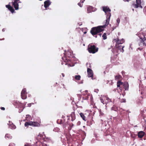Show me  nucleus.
I'll return each mask as SVG.
<instances>
[{
  "instance_id": "nucleus-1",
  "label": "nucleus",
  "mask_w": 146,
  "mask_h": 146,
  "mask_svg": "<svg viewBox=\"0 0 146 146\" xmlns=\"http://www.w3.org/2000/svg\"><path fill=\"white\" fill-rule=\"evenodd\" d=\"M103 10L105 13L106 19L105 24L102 26H99L96 27H93L90 31V33L93 36L97 35L98 33L102 32L104 30V29L107 26L109 23L110 17L111 15L110 13L111 10L108 7L103 6L102 7Z\"/></svg>"
},
{
  "instance_id": "nucleus-2",
  "label": "nucleus",
  "mask_w": 146,
  "mask_h": 146,
  "mask_svg": "<svg viewBox=\"0 0 146 146\" xmlns=\"http://www.w3.org/2000/svg\"><path fill=\"white\" fill-rule=\"evenodd\" d=\"M98 48L94 45L92 44H90L88 47V50L90 53L94 54L98 51Z\"/></svg>"
},
{
  "instance_id": "nucleus-3",
  "label": "nucleus",
  "mask_w": 146,
  "mask_h": 146,
  "mask_svg": "<svg viewBox=\"0 0 146 146\" xmlns=\"http://www.w3.org/2000/svg\"><path fill=\"white\" fill-rule=\"evenodd\" d=\"M24 125L27 127H28L29 125L32 126L33 127H38L40 126V124L37 122L29 121L25 122Z\"/></svg>"
},
{
  "instance_id": "nucleus-4",
  "label": "nucleus",
  "mask_w": 146,
  "mask_h": 146,
  "mask_svg": "<svg viewBox=\"0 0 146 146\" xmlns=\"http://www.w3.org/2000/svg\"><path fill=\"white\" fill-rule=\"evenodd\" d=\"M100 99L101 102L103 104H106L111 101L110 99L106 96H102Z\"/></svg>"
},
{
  "instance_id": "nucleus-5",
  "label": "nucleus",
  "mask_w": 146,
  "mask_h": 146,
  "mask_svg": "<svg viewBox=\"0 0 146 146\" xmlns=\"http://www.w3.org/2000/svg\"><path fill=\"white\" fill-rule=\"evenodd\" d=\"M136 3L135 2L132 4L133 6L135 8H137L140 7L141 8H142V7L141 5V0H136Z\"/></svg>"
},
{
  "instance_id": "nucleus-6",
  "label": "nucleus",
  "mask_w": 146,
  "mask_h": 146,
  "mask_svg": "<svg viewBox=\"0 0 146 146\" xmlns=\"http://www.w3.org/2000/svg\"><path fill=\"white\" fill-rule=\"evenodd\" d=\"M125 40L123 39H122L121 40H119L118 38L114 39L113 40V43L116 42V46H117V44H121L124 42Z\"/></svg>"
},
{
  "instance_id": "nucleus-7",
  "label": "nucleus",
  "mask_w": 146,
  "mask_h": 146,
  "mask_svg": "<svg viewBox=\"0 0 146 146\" xmlns=\"http://www.w3.org/2000/svg\"><path fill=\"white\" fill-rule=\"evenodd\" d=\"M88 76V77H91L93 78V73L92 70L90 68H88L87 69Z\"/></svg>"
},
{
  "instance_id": "nucleus-8",
  "label": "nucleus",
  "mask_w": 146,
  "mask_h": 146,
  "mask_svg": "<svg viewBox=\"0 0 146 146\" xmlns=\"http://www.w3.org/2000/svg\"><path fill=\"white\" fill-rule=\"evenodd\" d=\"M43 133L44 134V139L45 141L48 142L49 143H53V142L51 138L50 137H46L44 134V132H43Z\"/></svg>"
},
{
  "instance_id": "nucleus-9",
  "label": "nucleus",
  "mask_w": 146,
  "mask_h": 146,
  "mask_svg": "<svg viewBox=\"0 0 146 146\" xmlns=\"http://www.w3.org/2000/svg\"><path fill=\"white\" fill-rule=\"evenodd\" d=\"M19 1V0H14V2L13 3V5L16 10H18L19 9V5L18 2Z\"/></svg>"
},
{
  "instance_id": "nucleus-10",
  "label": "nucleus",
  "mask_w": 146,
  "mask_h": 146,
  "mask_svg": "<svg viewBox=\"0 0 146 146\" xmlns=\"http://www.w3.org/2000/svg\"><path fill=\"white\" fill-rule=\"evenodd\" d=\"M51 4V2L50 0H47L45 1L44 2V6L45 8L48 7Z\"/></svg>"
},
{
  "instance_id": "nucleus-11",
  "label": "nucleus",
  "mask_w": 146,
  "mask_h": 146,
  "mask_svg": "<svg viewBox=\"0 0 146 146\" xmlns=\"http://www.w3.org/2000/svg\"><path fill=\"white\" fill-rule=\"evenodd\" d=\"M124 83L121 82L120 80L118 81L117 82V87H119V88H121V90H122V88H123Z\"/></svg>"
},
{
  "instance_id": "nucleus-12",
  "label": "nucleus",
  "mask_w": 146,
  "mask_h": 146,
  "mask_svg": "<svg viewBox=\"0 0 146 146\" xmlns=\"http://www.w3.org/2000/svg\"><path fill=\"white\" fill-rule=\"evenodd\" d=\"M145 134V133L143 131H140L138 133V136L139 138H142Z\"/></svg>"
},
{
  "instance_id": "nucleus-13",
  "label": "nucleus",
  "mask_w": 146,
  "mask_h": 146,
  "mask_svg": "<svg viewBox=\"0 0 146 146\" xmlns=\"http://www.w3.org/2000/svg\"><path fill=\"white\" fill-rule=\"evenodd\" d=\"M80 115L83 120L85 121H87L86 117L87 115L86 114H84L83 113H80Z\"/></svg>"
},
{
  "instance_id": "nucleus-14",
  "label": "nucleus",
  "mask_w": 146,
  "mask_h": 146,
  "mask_svg": "<svg viewBox=\"0 0 146 146\" xmlns=\"http://www.w3.org/2000/svg\"><path fill=\"white\" fill-rule=\"evenodd\" d=\"M116 47L122 52L124 51V50L123 48L124 47V46L121 45L120 44H117V46H116Z\"/></svg>"
},
{
  "instance_id": "nucleus-15",
  "label": "nucleus",
  "mask_w": 146,
  "mask_h": 146,
  "mask_svg": "<svg viewBox=\"0 0 146 146\" xmlns=\"http://www.w3.org/2000/svg\"><path fill=\"white\" fill-rule=\"evenodd\" d=\"M6 7L12 13L14 12V10L13 7L11 6L10 5H6Z\"/></svg>"
},
{
  "instance_id": "nucleus-16",
  "label": "nucleus",
  "mask_w": 146,
  "mask_h": 146,
  "mask_svg": "<svg viewBox=\"0 0 146 146\" xmlns=\"http://www.w3.org/2000/svg\"><path fill=\"white\" fill-rule=\"evenodd\" d=\"M93 8L91 6H89L88 7H87V13H89L92 11H94L93 10Z\"/></svg>"
},
{
  "instance_id": "nucleus-17",
  "label": "nucleus",
  "mask_w": 146,
  "mask_h": 146,
  "mask_svg": "<svg viewBox=\"0 0 146 146\" xmlns=\"http://www.w3.org/2000/svg\"><path fill=\"white\" fill-rule=\"evenodd\" d=\"M123 88H124L125 90H128L129 89V84L127 82L124 83Z\"/></svg>"
},
{
  "instance_id": "nucleus-18",
  "label": "nucleus",
  "mask_w": 146,
  "mask_h": 146,
  "mask_svg": "<svg viewBox=\"0 0 146 146\" xmlns=\"http://www.w3.org/2000/svg\"><path fill=\"white\" fill-rule=\"evenodd\" d=\"M65 56V58L67 57L70 58L72 56L71 52L70 51H68L67 52H66Z\"/></svg>"
},
{
  "instance_id": "nucleus-19",
  "label": "nucleus",
  "mask_w": 146,
  "mask_h": 146,
  "mask_svg": "<svg viewBox=\"0 0 146 146\" xmlns=\"http://www.w3.org/2000/svg\"><path fill=\"white\" fill-rule=\"evenodd\" d=\"M9 125V128L11 129H15L16 127L15 125H14L12 123H11L8 124Z\"/></svg>"
},
{
  "instance_id": "nucleus-20",
  "label": "nucleus",
  "mask_w": 146,
  "mask_h": 146,
  "mask_svg": "<svg viewBox=\"0 0 146 146\" xmlns=\"http://www.w3.org/2000/svg\"><path fill=\"white\" fill-rule=\"evenodd\" d=\"M71 120L72 121H73L75 119L76 116L74 111L72 112L71 113Z\"/></svg>"
},
{
  "instance_id": "nucleus-21",
  "label": "nucleus",
  "mask_w": 146,
  "mask_h": 146,
  "mask_svg": "<svg viewBox=\"0 0 146 146\" xmlns=\"http://www.w3.org/2000/svg\"><path fill=\"white\" fill-rule=\"evenodd\" d=\"M87 122L90 126L93 124L94 123V120L93 119V117H91V119L90 120H88L87 121Z\"/></svg>"
},
{
  "instance_id": "nucleus-22",
  "label": "nucleus",
  "mask_w": 146,
  "mask_h": 146,
  "mask_svg": "<svg viewBox=\"0 0 146 146\" xmlns=\"http://www.w3.org/2000/svg\"><path fill=\"white\" fill-rule=\"evenodd\" d=\"M144 39L143 40L141 38H140L141 40H140V41L141 42V43H143V44L144 45L146 46V36L144 38Z\"/></svg>"
},
{
  "instance_id": "nucleus-23",
  "label": "nucleus",
  "mask_w": 146,
  "mask_h": 146,
  "mask_svg": "<svg viewBox=\"0 0 146 146\" xmlns=\"http://www.w3.org/2000/svg\"><path fill=\"white\" fill-rule=\"evenodd\" d=\"M21 98L23 100L27 98V96L26 94L21 93Z\"/></svg>"
},
{
  "instance_id": "nucleus-24",
  "label": "nucleus",
  "mask_w": 146,
  "mask_h": 146,
  "mask_svg": "<svg viewBox=\"0 0 146 146\" xmlns=\"http://www.w3.org/2000/svg\"><path fill=\"white\" fill-rule=\"evenodd\" d=\"M81 78V76L80 75H76L75 76V79L77 80H79Z\"/></svg>"
},
{
  "instance_id": "nucleus-25",
  "label": "nucleus",
  "mask_w": 146,
  "mask_h": 146,
  "mask_svg": "<svg viewBox=\"0 0 146 146\" xmlns=\"http://www.w3.org/2000/svg\"><path fill=\"white\" fill-rule=\"evenodd\" d=\"M115 78L116 80H119L121 78V76L120 75H116L115 76Z\"/></svg>"
},
{
  "instance_id": "nucleus-26",
  "label": "nucleus",
  "mask_w": 146,
  "mask_h": 146,
  "mask_svg": "<svg viewBox=\"0 0 146 146\" xmlns=\"http://www.w3.org/2000/svg\"><path fill=\"white\" fill-rule=\"evenodd\" d=\"M137 135H136L134 133L131 134V137L132 138H133L134 139H135V137Z\"/></svg>"
},
{
  "instance_id": "nucleus-27",
  "label": "nucleus",
  "mask_w": 146,
  "mask_h": 146,
  "mask_svg": "<svg viewBox=\"0 0 146 146\" xmlns=\"http://www.w3.org/2000/svg\"><path fill=\"white\" fill-rule=\"evenodd\" d=\"M102 37L103 38V39L104 40H105L107 38L106 33H105L103 35Z\"/></svg>"
},
{
  "instance_id": "nucleus-28",
  "label": "nucleus",
  "mask_w": 146,
  "mask_h": 146,
  "mask_svg": "<svg viewBox=\"0 0 146 146\" xmlns=\"http://www.w3.org/2000/svg\"><path fill=\"white\" fill-rule=\"evenodd\" d=\"M21 93L26 94V89L24 88L21 91Z\"/></svg>"
},
{
  "instance_id": "nucleus-29",
  "label": "nucleus",
  "mask_w": 146,
  "mask_h": 146,
  "mask_svg": "<svg viewBox=\"0 0 146 146\" xmlns=\"http://www.w3.org/2000/svg\"><path fill=\"white\" fill-rule=\"evenodd\" d=\"M57 122L58 124H62L63 122L62 120L58 119L57 121Z\"/></svg>"
},
{
  "instance_id": "nucleus-30",
  "label": "nucleus",
  "mask_w": 146,
  "mask_h": 146,
  "mask_svg": "<svg viewBox=\"0 0 146 146\" xmlns=\"http://www.w3.org/2000/svg\"><path fill=\"white\" fill-rule=\"evenodd\" d=\"M5 137L9 138L10 137V135L8 133L6 134L5 135Z\"/></svg>"
},
{
  "instance_id": "nucleus-31",
  "label": "nucleus",
  "mask_w": 146,
  "mask_h": 146,
  "mask_svg": "<svg viewBox=\"0 0 146 146\" xmlns=\"http://www.w3.org/2000/svg\"><path fill=\"white\" fill-rule=\"evenodd\" d=\"M126 114V113L125 112H121V115L122 117H123Z\"/></svg>"
},
{
  "instance_id": "nucleus-32",
  "label": "nucleus",
  "mask_w": 146,
  "mask_h": 146,
  "mask_svg": "<svg viewBox=\"0 0 146 146\" xmlns=\"http://www.w3.org/2000/svg\"><path fill=\"white\" fill-rule=\"evenodd\" d=\"M39 143L41 146H47V145L46 144L44 143L42 144V143L40 142H39Z\"/></svg>"
},
{
  "instance_id": "nucleus-33",
  "label": "nucleus",
  "mask_w": 146,
  "mask_h": 146,
  "mask_svg": "<svg viewBox=\"0 0 146 146\" xmlns=\"http://www.w3.org/2000/svg\"><path fill=\"white\" fill-rule=\"evenodd\" d=\"M120 21V20L119 18H118L117 19V26L119 24V23Z\"/></svg>"
},
{
  "instance_id": "nucleus-34",
  "label": "nucleus",
  "mask_w": 146,
  "mask_h": 146,
  "mask_svg": "<svg viewBox=\"0 0 146 146\" xmlns=\"http://www.w3.org/2000/svg\"><path fill=\"white\" fill-rule=\"evenodd\" d=\"M78 5L80 7H82L83 6V4L80 2L78 3Z\"/></svg>"
},
{
  "instance_id": "nucleus-35",
  "label": "nucleus",
  "mask_w": 146,
  "mask_h": 146,
  "mask_svg": "<svg viewBox=\"0 0 146 146\" xmlns=\"http://www.w3.org/2000/svg\"><path fill=\"white\" fill-rule=\"evenodd\" d=\"M62 126H63V127H64V128H65L66 127V123H62Z\"/></svg>"
},
{
  "instance_id": "nucleus-36",
  "label": "nucleus",
  "mask_w": 146,
  "mask_h": 146,
  "mask_svg": "<svg viewBox=\"0 0 146 146\" xmlns=\"http://www.w3.org/2000/svg\"><path fill=\"white\" fill-rule=\"evenodd\" d=\"M15 144L13 143H11L10 144L9 146H15Z\"/></svg>"
},
{
  "instance_id": "nucleus-37",
  "label": "nucleus",
  "mask_w": 146,
  "mask_h": 146,
  "mask_svg": "<svg viewBox=\"0 0 146 146\" xmlns=\"http://www.w3.org/2000/svg\"><path fill=\"white\" fill-rule=\"evenodd\" d=\"M80 121H78L77 123V125H80Z\"/></svg>"
},
{
  "instance_id": "nucleus-38",
  "label": "nucleus",
  "mask_w": 146,
  "mask_h": 146,
  "mask_svg": "<svg viewBox=\"0 0 146 146\" xmlns=\"http://www.w3.org/2000/svg\"><path fill=\"white\" fill-rule=\"evenodd\" d=\"M85 0H80V2L82 3H83Z\"/></svg>"
},
{
  "instance_id": "nucleus-39",
  "label": "nucleus",
  "mask_w": 146,
  "mask_h": 146,
  "mask_svg": "<svg viewBox=\"0 0 146 146\" xmlns=\"http://www.w3.org/2000/svg\"><path fill=\"white\" fill-rule=\"evenodd\" d=\"M1 109L2 110H4L5 109V108L4 107H2L1 108Z\"/></svg>"
},
{
  "instance_id": "nucleus-40",
  "label": "nucleus",
  "mask_w": 146,
  "mask_h": 146,
  "mask_svg": "<svg viewBox=\"0 0 146 146\" xmlns=\"http://www.w3.org/2000/svg\"><path fill=\"white\" fill-rule=\"evenodd\" d=\"M25 146H31L29 144H25Z\"/></svg>"
},
{
  "instance_id": "nucleus-41",
  "label": "nucleus",
  "mask_w": 146,
  "mask_h": 146,
  "mask_svg": "<svg viewBox=\"0 0 146 146\" xmlns=\"http://www.w3.org/2000/svg\"><path fill=\"white\" fill-rule=\"evenodd\" d=\"M25 146H31L29 144H25Z\"/></svg>"
},
{
  "instance_id": "nucleus-42",
  "label": "nucleus",
  "mask_w": 146,
  "mask_h": 146,
  "mask_svg": "<svg viewBox=\"0 0 146 146\" xmlns=\"http://www.w3.org/2000/svg\"><path fill=\"white\" fill-rule=\"evenodd\" d=\"M30 116V115H26V119H27V118H28V117H29Z\"/></svg>"
},
{
  "instance_id": "nucleus-43",
  "label": "nucleus",
  "mask_w": 146,
  "mask_h": 146,
  "mask_svg": "<svg viewBox=\"0 0 146 146\" xmlns=\"http://www.w3.org/2000/svg\"><path fill=\"white\" fill-rule=\"evenodd\" d=\"M62 75L63 77H64V73H62Z\"/></svg>"
},
{
  "instance_id": "nucleus-44",
  "label": "nucleus",
  "mask_w": 146,
  "mask_h": 146,
  "mask_svg": "<svg viewBox=\"0 0 146 146\" xmlns=\"http://www.w3.org/2000/svg\"><path fill=\"white\" fill-rule=\"evenodd\" d=\"M28 106L30 107L31 106V104H28Z\"/></svg>"
},
{
  "instance_id": "nucleus-45",
  "label": "nucleus",
  "mask_w": 146,
  "mask_h": 146,
  "mask_svg": "<svg viewBox=\"0 0 146 146\" xmlns=\"http://www.w3.org/2000/svg\"><path fill=\"white\" fill-rule=\"evenodd\" d=\"M38 136H40V137H42V135L40 134H39V135H38Z\"/></svg>"
},
{
  "instance_id": "nucleus-46",
  "label": "nucleus",
  "mask_w": 146,
  "mask_h": 146,
  "mask_svg": "<svg viewBox=\"0 0 146 146\" xmlns=\"http://www.w3.org/2000/svg\"><path fill=\"white\" fill-rule=\"evenodd\" d=\"M89 68H91V65H90H90H89Z\"/></svg>"
},
{
  "instance_id": "nucleus-47",
  "label": "nucleus",
  "mask_w": 146,
  "mask_h": 146,
  "mask_svg": "<svg viewBox=\"0 0 146 146\" xmlns=\"http://www.w3.org/2000/svg\"><path fill=\"white\" fill-rule=\"evenodd\" d=\"M99 35L101 36V34H99Z\"/></svg>"
},
{
  "instance_id": "nucleus-48",
  "label": "nucleus",
  "mask_w": 146,
  "mask_h": 146,
  "mask_svg": "<svg viewBox=\"0 0 146 146\" xmlns=\"http://www.w3.org/2000/svg\"><path fill=\"white\" fill-rule=\"evenodd\" d=\"M86 33V32H84V34H85V33Z\"/></svg>"
},
{
  "instance_id": "nucleus-49",
  "label": "nucleus",
  "mask_w": 146,
  "mask_h": 146,
  "mask_svg": "<svg viewBox=\"0 0 146 146\" xmlns=\"http://www.w3.org/2000/svg\"><path fill=\"white\" fill-rule=\"evenodd\" d=\"M61 84L63 86H64V85L63 84Z\"/></svg>"
},
{
  "instance_id": "nucleus-50",
  "label": "nucleus",
  "mask_w": 146,
  "mask_h": 146,
  "mask_svg": "<svg viewBox=\"0 0 146 146\" xmlns=\"http://www.w3.org/2000/svg\"><path fill=\"white\" fill-rule=\"evenodd\" d=\"M141 43L140 44H141ZM139 45L140 46V45H141V44H139Z\"/></svg>"
},
{
  "instance_id": "nucleus-51",
  "label": "nucleus",
  "mask_w": 146,
  "mask_h": 146,
  "mask_svg": "<svg viewBox=\"0 0 146 146\" xmlns=\"http://www.w3.org/2000/svg\"><path fill=\"white\" fill-rule=\"evenodd\" d=\"M88 64V63H86V65H87Z\"/></svg>"
},
{
  "instance_id": "nucleus-52",
  "label": "nucleus",
  "mask_w": 146,
  "mask_h": 146,
  "mask_svg": "<svg viewBox=\"0 0 146 146\" xmlns=\"http://www.w3.org/2000/svg\"><path fill=\"white\" fill-rule=\"evenodd\" d=\"M132 10H133V11H134V9H132Z\"/></svg>"
},
{
  "instance_id": "nucleus-53",
  "label": "nucleus",
  "mask_w": 146,
  "mask_h": 146,
  "mask_svg": "<svg viewBox=\"0 0 146 146\" xmlns=\"http://www.w3.org/2000/svg\"><path fill=\"white\" fill-rule=\"evenodd\" d=\"M115 28H113V30H114V29Z\"/></svg>"
}]
</instances>
